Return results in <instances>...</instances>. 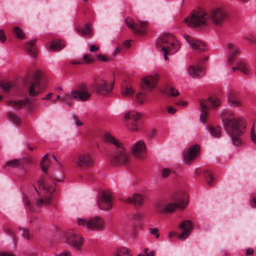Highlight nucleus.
<instances>
[{
  "label": "nucleus",
  "instance_id": "obj_38",
  "mask_svg": "<svg viewBox=\"0 0 256 256\" xmlns=\"http://www.w3.org/2000/svg\"><path fill=\"white\" fill-rule=\"evenodd\" d=\"M164 92L166 94L172 96H177L180 95V92L175 88L168 86L167 87L164 91Z\"/></svg>",
  "mask_w": 256,
  "mask_h": 256
},
{
  "label": "nucleus",
  "instance_id": "obj_14",
  "mask_svg": "<svg viewBox=\"0 0 256 256\" xmlns=\"http://www.w3.org/2000/svg\"><path fill=\"white\" fill-rule=\"evenodd\" d=\"M132 154L136 158H143L146 154V146L143 140H138L132 146L131 149Z\"/></svg>",
  "mask_w": 256,
  "mask_h": 256
},
{
  "label": "nucleus",
  "instance_id": "obj_33",
  "mask_svg": "<svg viewBox=\"0 0 256 256\" xmlns=\"http://www.w3.org/2000/svg\"><path fill=\"white\" fill-rule=\"evenodd\" d=\"M112 256H132L130 250L126 248H118Z\"/></svg>",
  "mask_w": 256,
  "mask_h": 256
},
{
  "label": "nucleus",
  "instance_id": "obj_7",
  "mask_svg": "<svg viewBox=\"0 0 256 256\" xmlns=\"http://www.w3.org/2000/svg\"><path fill=\"white\" fill-rule=\"evenodd\" d=\"M207 15L202 12H194L190 16L184 20L187 24L192 27H197L204 26L206 23Z\"/></svg>",
  "mask_w": 256,
  "mask_h": 256
},
{
  "label": "nucleus",
  "instance_id": "obj_35",
  "mask_svg": "<svg viewBox=\"0 0 256 256\" xmlns=\"http://www.w3.org/2000/svg\"><path fill=\"white\" fill-rule=\"evenodd\" d=\"M200 104L202 108L200 116V120L201 122L204 123L206 120L207 117L208 108L202 101H200Z\"/></svg>",
  "mask_w": 256,
  "mask_h": 256
},
{
  "label": "nucleus",
  "instance_id": "obj_34",
  "mask_svg": "<svg viewBox=\"0 0 256 256\" xmlns=\"http://www.w3.org/2000/svg\"><path fill=\"white\" fill-rule=\"evenodd\" d=\"M104 141L106 142L112 144L115 146V148L122 145L117 140L109 134H106L104 136Z\"/></svg>",
  "mask_w": 256,
  "mask_h": 256
},
{
  "label": "nucleus",
  "instance_id": "obj_53",
  "mask_svg": "<svg viewBox=\"0 0 256 256\" xmlns=\"http://www.w3.org/2000/svg\"><path fill=\"white\" fill-rule=\"evenodd\" d=\"M56 256H72V254L70 251L65 250L56 254Z\"/></svg>",
  "mask_w": 256,
  "mask_h": 256
},
{
  "label": "nucleus",
  "instance_id": "obj_54",
  "mask_svg": "<svg viewBox=\"0 0 256 256\" xmlns=\"http://www.w3.org/2000/svg\"><path fill=\"white\" fill-rule=\"evenodd\" d=\"M74 124L77 126H82L83 124V122H81L78 118V116H74Z\"/></svg>",
  "mask_w": 256,
  "mask_h": 256
},
{
  "label": "nucleus",
  "instance_id": "obj_63",
  "mask_svg": "<svg viewBox=\"0 0 256 256\" xmlns=\"http://www.w3.org/2000/svg\"><path fill=\"white\" fill-rule=\"evenodd\" d=\"M252 207L256 208V198H254L250 202Z\"/></svg>",
  "mask_w": 256,
  "mask_h": 256
},
{
  "label": "nucleus",
  "instance_id": "obj_59",
  "mask_svg": "<svg viewBox=\"0 0 256 256\" xmlns=\"http://www.w3.org/2000/svg\"><path fill=\"white\" fill-rule=\"evenodd\" d=\"M176 104L178 106H184L187 104V102L182 100H178L176 102Z\"/></svg>",
  "mask_w": 256,
  "mask_h": 256
},
{
  "label": "nucleus",
  "instance_id": "obj_52",
  "mask_svg": "<svg viewBox=\"0 0 256 256\" xmlns=\"http://www.w3.org/2000/svg\"><path fill=\"white\" fill-rule=\"evenodd\" d=\"M149 230L152 234L154 235L157 238H158L159 234H158V228H150Z\"/></svg>",
  "mask_w": 256,
  "mask_h": 256
},
{
  "label": "nucleus",
  "instance_id": "obj_36",
  "mask_svg": "<svg viewBox=\"0 0 256 256\" xmlns=\"http://www.w3.org/2000/svg\"><path fill=\"white\" fill-rule=\"evenodd\" d=\"M12 32L16 37L18 40H22L25 38V34L19 26H16L13 28Z\"/></svg>",
  "mask_w": 256,
  "mask_h": 256
},
{
  "label": "nucleus",
  "instance_id": "obj_62",
  "mask_svg": "<svg viewBox=\"0 0 256 256\" xmlns=\"http://www.w3.org/2000/svg\"><path fill=\"white\" fill-rule=\"evenodd\" d=\"M0 256H14L13 254L9 252H0Z\"/></svg>",
  "mask_w": 256,
  "mask_h": 256
},
{
  "label": "nucleus",
  "instance_id": "obj_16",
  "mask_svg": "<svg viewBox=\"0 0 256 256\" xmlns=\"http://www.w3.org/2000/svg\"><path fill=\"white\" fill-rule=\"evenodd\" d=\"M200 147L198 144H195L190 147L188 151L184 154V162L186 164L190 163L191 161L199 156Z\"/></svg>",
  "mask_w": 256,
  "mask_h": 256
},
{
  "label": "nucleus",
  "instance_id": "obj_21",
  "mask_svg": "<svg viewBox=\"0 0 256 256\" xmlns=\"http://www.w3.org/2000/svg\"><path fill=\"white\" fill-rule=\"evenodd\" d=\"M187 203L188 202L182 200L178 202L166 204H165L164 214L173 212L177 210H182L186 206Z\"/></svg>",
  "mask_w": 256,
  "mask_h": 256
},
{
  "label": "nucleus",
  "instance_id": "obj_2",
  "mask_svg": "<svg viewBox=\"0 0 256 256\" xmlns=\"http://www.w3.org/2000/svg\"><path fill=\"white\" fill-rule=\"evenodd\" d=\"M32 80L33 82L29 86L28 92L30 96H34L42 92V83L44 81L43 73L40 70H36L32 76Z\"/></svg>",
  "mask_w": 256,
  "mask_h": 256
},
{
  "label": "nucleus",
  "instance_id": "obj_27",
  "mask_svg": "<svg viewBox=\"0 0 256 256\" xmlns=\"http://www.w3.org/2000/svg\"><path fill=\"white\" fill-rule=\"evenodd\" d=\"M77 32L81 36H92V28L90 24H86L83 26L77 28Z\"/></svg>",
  "mask_w": 256,
  "mask_h": 256
},
{
  "label": "nucleus",
  "instance_id": "obj_61",
  "mask_svg": "<svg viewBox=\"0 0 256 256\" xmlns=\"http://www.w3.org/2000/svg\"><path fill=\"white\" fill-rule=\"evenodd\" d=\"M70 64H82V60H72Z\"/></svg>",
  "mask_w": 256,
  "mask_h": 256
},
{
  "label": "nucleus",
  "instance_id": "obj_13",
  "mask_svg": "<svg viewBox=\"0 0 256 256\" xmlns=\"http://www.w3.org/2000/svg\"><path fill=\"white\" fill-rule=\"evenodd\" d=\"M142 116L141 114L139 112H130L125 114V120H128L130 123V125L128 126L132 131H136L138 130L139 120Z\"/></svg>",
  "mask_w": 256,
  "mask_h": 256
},
{
  "label": "nucleus",
  "instance_id": "obj_4",
  "mask_svg": "<svg viewBox=\"0 0 256 256\" xmlns=\"http://www.w3.org/2000/svg\"><path fill=\"white\" fill-rule=\"evenodd\" d=\"M78 224L92 231H99L104 227V220L99 216H95L88 220L78 218Z\"/></svg>",
  "mask_w": 256,
  "mask_h": 256
},
{
  "label": "nucleus",
  "instance_id": "obj_37",
  "mask_svg": "<svg viewBox=\"0 0 256 256\" xmlns=\"http://www.w3.org/2000/svg\"><path fill=\"white\" fill-rule=\"evenodd\" d=\"M208 131L214 138H218L221 136V128L219 126H211L209 128Z\"/></svg>",
  "mask_w": 256,
  "mask_h": 256
},
{
  "label": "nucleus",
  "instance_id": "obj_5",
  "mask_svg": "<svg viewBox=\"0 0 256 256\" xmlns=\"http://www.w3.org/2000/svg\"><path fill=\"white\" fill-rule=\"evenodd\" d=\"M129 154L122 145L118 146L115 148L111 164L114 166H126L129 163Z\"/></svg>",
  "mask_w": 256,
  "mask_h": 256
},
{
  "label": "nucleus",
  "instance_id": "obj_39",
  "mask_svg": "<svg viewBox=\"0 0 256 256\" xmlns=\"http://www.w3.org/2000/svg\"><path fill=\"white\" fill-rule=\"evenodd\" d=\"M204 174L205 176V178L207 184L209 186H211L213 184V182L215 180V178L212 176V174L209 173L208 170H206L204 172Z\"/></svg>",
  "mask_w": 256,
  "mask_h": 256
},
{
  "label": "nucleus",
  "instance_id": "obj_10",
  "mask_svg": "<svg viewBox=\"0 0 256 256\" xmlns=\"http://www.w3.org/2000/svg\"><path fill=\"white\" fill-rule=\"evenodd\" d=\"M64 240L76 250L80 248L84 244V238L82 235L72 232H67L64 234Z\"/></svg>",
  "mask_w": 256,
  "mask_h": 256
},
{
  "label": "nucleus",
  "instance_id": "obj_64",
  "mask_svg": "<svg viewBox=\"0 0 256 256\" xmlns=\"http://www.w3.org/2000/svg\"><path fill=\"white\" fill-rule=\"evenodd\" d=\"M251 139L252 140L254 143L256 144V135L255 134L252 133L251 135Z\"/></svg>",
  "mask_w": 256,
  "mask_h": 256
},
{
  "label": "nucleus",
  "instance_id": "obj_31",
  "mask_svg": "<svg viewBox=\"0 0 256 256\" xmlns=\"http://www.w3.org/2000/svg\"><path fill=\"white\" fill-rule=\"evenodd\" d=\"M23 161H26V162H28V158H26L23 160L14 159L8 161L4 165V168H5L6 166H9L11 168L18 167L19 166H21V164Z\"/></svg>",
  "mask_w": 256,
  "mask_h": 256
},
{
  "label": "nucleus",
  "instance_id": "obj_8",
  "mask_svg": "<svg viewBox=\"0 0 256 256\" xmlns=\"http://www.w3.org/2000/svg\"><path fill=\"white\" fill-rule=\"evenodd\" d=\"M38 183L40 188H42L46 193L50 194V195L38 198L36 202V204L39 207L46 206L50 202L52 194L55 188L52 185L50 186H46L42 178L39 179L38 181Z\"/></svg>",
  "mask_w": 256,
  "mask_h": 256
},
{
  "label": "nucleus",
  "instance_id": "obj_49",
  "mask_svg": "<svg viewBox=\"0 0 256 256\" xmlns=\"http://www.w3.org/2000/svg\"><path fill=\"white\" fill-rule=\"evenodd\" d=\"M96 58L98 61L103 62H108L112 60V58L110 57H106L104 55L98 54L96 56Z\"/></svg>",
  "mask_w": 256,
  "mask_h": 256
},
{
  "label": "nucleus",
  "instance_id": "obj_26",
  "mask_svg": "<svg viewBox=\"0 0 256 256\" xmlns=\"http://www.w3.org/2000/svg\"><path fill=\"white\" fill-rule=\"evenodd\" d=\"M228 102L232 106H240L242 104L240 98L234 94H230L228 96Z\"/></svg>",
  "mask_w": 256,
  "mask_h": 256
},
{
  "label": "nucleus",
  "instance_id": "obj_18",
  "mask_svg": "<svg viewBox=\"0 0 256 256\" xmlns=\"http://www.w3.org/2000/svg\"><path fill=\"white\" fill-rule=\"evenodd\" d=\"M178 227L182 230V232L178 236V238L180 240H184L190 234L193 228V225L190 220H184Z\"/></svg>",
  "mask_w": 256,
  "mask_h": 256
},
{
  "label": "nucleus",
  "instance_id": "obj_30",
  "mask_svg": "<svg viewBox=\"0 0 256 256\" xmlns=\"http://www.w3.org/2000/svg\"><path fill=\"white\" fill-rule=\"evenodd\" d=\"M36 39H32L30 42L26 43L24 47V48L28 53L32 56H34L36 52Z\"/></svg>",
  "mask_w": 256,
  "mask_h": 256
},
{
  "label": "nucleus",
  "instance_id": "obj_44",
  "mask_svg": "<svg viewBox=\"0 0 256 256\" xmlns=\"http://www.w3.org/2000/svg\"><path fill=\"white\" fill-rule=\"evenodd\" d=\"M165 204L162 202H158L155 204L156 210L160 213L164 214Z\"/></svg>",
  "mask_w": 256,
  "mask_h": 256
},
{
  "label": "nucleus",
  "instance_id": "obj_42",
  "mask_svg": "<svg viewBox=\"0 0 256 256\" xmlns=\"http://www.w3.org/2000/svg\"><path fill=\"white\" fill-rule=\"evenodd\" d=\"M96 61L94 57L90 56L88 54L84 55L83 60H82V64H89L94 63Z\"/></svg>",
  "mask_w": 256,
  "mask_h": 256
},
{
  "label": "nucleus",
  "instance_id": "obj_47",
  "mask_svg": "<svg viewBox=\"0 0 256 256\" xmlns=\"http://www.w3.org/2000/svg\"><path fill=\"white\" fill-rule=\"evenodd\" d=\"M146 96L142 93L139 92L136 98V100L139 104H143Z\"/></svg>",
  "mask_w": 256,
  "mask_h": 256
},
{
  "label": "nucleus",
  "instance_id": "obj_41",
  "mask_svg": "<svg viewBox=\"0 0 256 256\" xmlns=\"http://www.w3.org/2000/svg\"><path fill=\"white\" fill-rule=\"evenodd\" d=\"M237 68L238 70H240L244 74H248V70L246 64L244 62L240 61L238 62L237 64Z\"/></svg>",
  "mask_w": 256,
  "mask_h": 256
},
{
  "label": "nucleus",
  "instance_id": "obj_50",
  "mask_svg": "<svg viewBox=\"0 0 256 256\" xmlns=\"http://www.w3.org/2000/svg\"><path fill=\"white\" fill-rule=\"evenodd\" d=\"M49 155L48 154H46L44 157L42 158L41 161H40V166L42 168V170L44 172H47V168L44 165V162H45L46 160L48 157Z\"/></svg>",
  "mask_w": 256,
  "mask_h": 256
},
{
  "label": "nucleus",
  "instance_id": "obj_20",
  "mask_svg": "<svg viewBox=\"0 0 256 256\" xmlns=\"http://www.w3.org/2000/svg\"><path fill=\"white\" fill-rule=\"evenodd\" d=\"M8 106H12L16 110H19L22 108L23 106L28 105V110H32L34 106L30 104V99L28 98H26L23 100L14 101L7 102Z\"/></svg>",
  "mask_w": 256,
  "mask_h": 256
},
{
  "label": "nucleus",
  "instance_id": "obj_24",
  "mask_svg": "<svg viewBox=\"0 0 256 256\" xmlns=\"http://www.w3.org/2000/svg\"><path fill=\"white\" fill-rule=\"evenodd\" d=\"M228 48L229 50V54L227 56V61L229 64H230L239 53V49L232 44H228Z\"/></svg>",
  "mask_w": 256,
  "mask_h": 256
},
{
  "label": "nucleus",
  "instance_id": "obj_57",
  "mask_svg": "<svg viewBox=\"0 0 256 256\" xmlns=\"http://www.w3.org/2000/svg\"><path fill=\"white\" fill-rule=\"evenodd\" d=\"M22 236L26 239L29 240L30 238L29 232L28 230H23Z\"/></svg>",
  "mask_w": 256,
  "mask_h": 256
},
{
  "label": "nucleus",
  "instance_id": "obj_1",
  "mask_svg": "<svg viewBox=\"0 0 256 256\" xmlns=\"http://www.w3.org/2000/svg\"><path fill=\"white\" fill-rule=\"evenodd\" d=\"M222 118L224 126L230 136L233 144L236 146H240L242 144L240 136L245 128L243 120L235 118L233 112L228 110L222 113Z\"/></svg>",
  "mask_w": 256,
  "mask_h": 256
},
{
  "label": "nucleus",
  "instance_id": "obj_48",
  "mask_svg": "<svg viewBox=\"0 0 256 256\" xmlns=\"http://www.w3.org/2000/svg\"><path fill=\"white\" fill-rule=\"evenodd\" d=\"M23 201L24 206L26 207V208H28L30 211H33L32 204L26 196H23Z\"/></svg>",
  "mask_w": 256,
  "mask_h": 256
},
{
  "label": "nucleus",
  "instance_id": "obj_9",
  "mask_svg": "<svg viewBox=\"0 0 256 256\" xmlns=\"http://www.w3.org/2000/svg\"><path fill=\"white\" fill-rule=\"evenodd\" d=\"M72 162L78 167L92 168L94 165V157L88 152L81 154L79 156H75Z\"/></svg>",
  "mask_w": 256,
  "mask_h": 256
},
{
  "label": "nucleus",
  "instance_id": "obj_23",
  "mask_svg": "<svg viewBox=\"0 0 256 256\" xmlns=\"http://www.w3.org/2000/svg\"><path fill=\"white\" fill-rule=\"evenodd\" d=\"M188 73L190 76L194 78H199L204 74L203 69L199 66H190L188 69Z\"/></svg>",
  "mask_w": 256,
  "mask_h": 256
},
{
  "label": "nucleus",
  "instance_id": "obj_17",
  "mask_svg": "<svg viewBox=\"0 0 256 256\" xmlns=\"http://www.w3.org/2000/svg\"><path fill=\"white\" fill-rule=\"evenodd\" d=\"M184 38L189 44L191 48L196 52L204 51L206 48V44L200 40L193 39L186 35L184 36Z\"/></svg>",
  "mask_w": 256,
  "mask_h": 256
},
{
  "label": "nucleus",
  "instance_id": "obj_55",
  "mask_svg": "<svg viewBox=\"0 0 256 256\" xmlns=\"http://www.w3.org/2000/svg\"><path fill=\"white\" fill-rule=\"evenodd\" d=\"M6 40V38L3 30H0V41L2 42H4Z\"/></svg>",
  "mask_w": 256,
  "mask_h": 256
},
{
  "label": "nucleus",
  "instance_id": "obj_40",
  "mask_svg": "<svg viewBox=\"0 0 256 256\" xmlns=\"http://www.w3.org/2000/svg\"><path fill=\"white\" fill-rule=\"evenodd\" d=\"M208 101L210 104V106L213 108H217L220 105V100L218 98H209L208 99Z\"/></svg>",
  "mask_w": 256,
  "mask_h": 256
},
{
  "label": "nucleus",
  "instance_id": "obj_29",
  "mask_svg": "<svg viewBox=\"0 0 256 256\" xmlns=\"http://www.w3.org/2000/svg\"><path fill=\"white\" fill-rule=\"evenodd\" d=\"M65 44L63 41L56 40L50 42L49 48L52 51H59L62 50Z\"/></svg>",
  "mask_w": 256,
  "mask_h": 256
},
{
  "label": "nucleus",
  "instance_id": "obj_51",
  "mask_svg": "<svg viewBox=\"0 0 256 256\" xmlns=\"http://www.w3.org/2000/svg\"><path fill=\"white\" fill-rule=\"evenodd\" d=\"M162 50L164 52V60H168V52H172V50H170L168 48H167L165 46H163L162 48Z\"/></svg>",
  "mask_w": 256,
  "mask_h": 256
},
{
  "label": "nucleus",
  "instance_id": "obj_45",
  "mask_svg": "<svg viewBox=\"0 0 256 256\" xmlns=\"http://www.w3.org/2000/svg\"><path fill=\"white\" fill-rule=\"evenodd\" d=\"M61 101L68 106H70L72 104L70 96L69 94H65L62 96L61 98Z\"/></svg>",
  "mask_w": 256,
  "mask_h": 256
},
{
  "label": "nucleus",
  "instance_id": "obj_22",
  "mask_svg": "<svg viewBox=\"0 0 256 256\" xmlns=\"http://www.w3.org/2000/svg\"><path fill=\"white\" fill-rule=\"evenodd\" d=\"M158 80V76L156 74L146 76L142 78L143 86L145 88L151 90L156 86Z\"/></svg>",
  "mask_w": 256,
  "mask_h": 256
},
{
  "label": "nucleus",
  "instance_id": "obj_6",
  "mask_svg": "<svg viewBox=\"0 0 256 256\" xmlns=\"http://www.w3.org/2000/svg\"><path fill=\"white\" fill-rule=\"evenodd\" d=\"M90 95L87 84L84 82L78 84L70 92V96L74 99L82 102L88 100Z\"/></svg>",
  "mask_w": 256,
  "mask_h": 256
},
{
  "label": "nucleus",
  "instance_id": "obj_56",
  "mask_svg": "<svg viewBox=\"0 0 256 256\" xmlns=\"http://www.w3.org/2000/svg\"><path fill=\"white\" fill-rule=\"evenodd\" d=\"M167 110H168V112L171 114H174L176 111V110L175 108H174L171 106H168V108H167Z\"/></svg>",
  "mask_w": 256,
  "mask_h": 256
},
{
  "label": "nucleus",
  "instance_id": "obj_3",
  "mask_svg": "<svg viewBox=\"0 0 256 256\" xmlns=\"http://www.w3.org/2000/svg\"><path fill=\"white\" fill-rule=\"evenodd\" d=\"M156 44L158 48H162L165 46L173 53L176 52L180 48L179 42L170 34H165L162 36L157 39Z\"/></svg>",
  "mask_w": 256,
  "mask_h": 256
},
{
  "label": "nucleus",
  "instance_id": "obj_12",
  "mask_svg": "<svg viewBox=\"0 0 256 256\" xmlns=\"http://www.w3.org/2000/svg\"><path fill=\"white\" fill-rule=\"evenodd\" d=\"M126 24L128 28L136 34H143L147 28L146 22L140 21L139 22V24H136L132 19L130 18H127L126 19Z\"/></svg>",
  "mask_w": 256,
  "mask_h": 256
},
{
  "label": "nucleus",
  "instance_id": "obj_58",
  "mask_svg": "<svg viewBox=\"0 0 256 256\" xmlns=\"http://www.w3.org/2000/svg\"><path fill=\"white\" fill-rule=\"evenodd\" d=\"M254 254V250L252 248H248L246 250V255L247 256H252Z\"/></svg>",
  "mask_w": 256,
  "mask_h": 256
},
{
  "label": "nucleus",
  "instance_id": "obj_32",
  "mask_svg": "<svg viewBox=\"0 0 256 256\" xmlns=\"http://www.w3.org/2000/svg\"><path fill=\"white\" fill-rule=\"evenodd\" d=\"M7 116L8 119L16 125L18 126L22 123L21 119L16 114L8 112L7 114Z\"/></svg>",
  "mask_w": 256,
  "mask_h": 256
},
{
  "label": "nucleus",
  "instance_id": "obj_43",
  "mask_svg": "<svg viewBox=\"0 0 256 256\" xmlns=\"http://www.w3.org/2000/svg\"><path fill=\"white\" fill-rule=\"evenodd\" d=\"M134 90L131 86H126L122 92V94L124 97H130L133 96Z\"/></svg>",
  "mask_w": 256,
  "mask_h": 256
},
{
  "label": "nucleus",
  "instance_id": "obj_25",
  "mask_svg": "<svg viewBox=\"0 0 256 256\" xmlns=\"http://www.w3.org/2000/svg\"><path fill=\"white\" fill-rule=\"evenodd\" d=\"M144 201L143 196L140 194H134L132 197L126 199V202L130 204H134L136 206H140L142 204Z\"/></svg>",
  "mask_w": 256,
  "mask_h": 256
},
{
  "label": "nucleus",
  "instance_id": "obj_60",
  "mask_svg": "<svg viewBox=\"0 0 256 256\" xmlns=\"http://www.w3.org/2000/svg\"><path fill=\"white\" fill-rule=\"evenodd\" d=\"M144 218V215L143 214H142V213L137 214L134 216V218L136 219H142Z\"/></svg>",
  "mask_w": 256,
  "mask_h": 256
},
{
  "label": "nucleus",
  "instance_id": "obj_19",
  "mask_svg": "<svg viewBox=\"0 0 256 256\" xmlns=\"http://www.w3.org/2000/svg\"><path fill=\"white\" fill-rule=\"evenodd\" d=\"M98 203L99 208L102 210H106L110 208L112 206L110 194L106 192H103L100 198L98 200Z\"/></svg>",
  "mask_w": 256,
  "mask_h": 256
},
{
  "label": "nucleus",
  "instance_id": "obj_11",
  "mask_svg": "<svg viewBox=\"0 0 256 256\" xmlns=\"http://www.w3.org/2000/svg\"><path fill=\"white\" fill-rule=\"evenodd\" d=\"M208 18L212 22L215 26H221L228 19L227 12L222 8H218L212 11Z\"/></svg>",
  "mask_w": 256,
  "mask_h": 256
},
{
  "label": "nucleus",
  "instance_id": "obj_46",
  "mask_svg": "<svg viewBox=\"0 0 256 256\" xmlns=\"http://www.w3.org/2000/svg\"><path fill=\"white\" fill-rule=\"evenodd\" d=\"M173 173L171 169L164 168L162 170V176L163 178H166Z\"/></svg>",
  "mask_w": 256,
  "mask_h": 256
},
{
  "label": "nucleus",
  "instance_id": "obj_15",
  "mask_svg": "<svg viewBox=\"0 0 256 256\" xmlns=\"http://www.w3.org/2000/svg\"><path fill=\"white\" fill-rule=\"evenodd\" d=\"M94 86L98 94L106 95L112 90L114 83L108 84L104 80L100 79L96 82Z\"/></svg>",
  "mask_w": 256,
  "mask_h": 256
},
{
  "label": "nucleus",
  "instance_id": "obj_28",
  "mask_svg": "<svg viewBox=\"0 0 256 256\" xmlns=\"http://www.w3.org/2000/svg\"><path fill=\"white\" fill-rule=\"evenodd\" d=\"M0 88L5 93H9L15 88V84L12 82H0Z\"/></svg>",
  "mask_w": 256,
  "mask_h": 256
}]
</instances>
